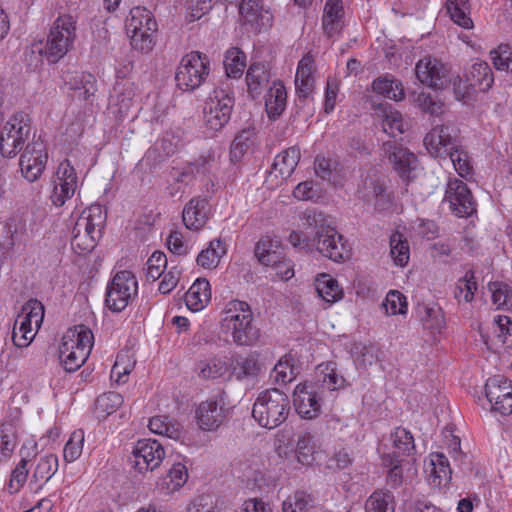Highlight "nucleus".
<instances>
[{
  "instance_id": "obj_1",
  "label": "nucleus",
  "mask_w": 512,
  "mask_h": 512,
  "mask_svg": "<svg viewBox=\"0 0 512 512\" xmlns=\"http://www.w3.org/2000/svg\"><path fill=\"white\" fill-rule=\"evenodd\" d=\"M304 226L314 227L313 246L324 257L341 263L351 256V248L344 237L322 212L306 210L303 214Z\"/></svg>"
},
{
  "instance_id": "obj_2",
  "label": "nucleus",
  "mask_w": 512,
  "mask_h": 512,
  "mask_svg": "<svg viewBox=\"0 0 512 512\" xmlns=\"http://www.w3.org/2000/svg\"><path fill=\"white\" fill-rule=\"evenodd\" d=\"M223 332L231 335L233 342L238 346H252L260 338V330L254 323L251 307L240 300L229 301L221 319Z\"/></svg>"
},
{
  "instance_id": "obj_3",
  "label": "nucleus",
  "mask_w": 512,
  "mask_h": 512,
  "mask_svg": "<svg viewBox=\"0 0 512 512\" xmlns=\"http://www.w3.org/2000/svg\"><path fill=\"white\" fill-rule=\"evenodd\" d=\"M289 411L288 396L273 388L259 394L253 405L252 416L261 427L274 429L287 419Z\"/></svg>"
},
{
  "instance_id": "obj_4",
  "label": "nucleus",
  "mask_w": 512,
  "mask_h": 512,
  "mask_svg": "<svg viewBox=\"0 0 512 512\" xmlns=\"http://www.w3.org/2000/svg\"><path fill=\"white\" fill-rule=\"evenodd\" d=\"M104 221L100 205H92L81 213L72 230L71 246L76 253L85 254L95 248L101 238Z\"/></svg>"
},
{
  "instance_id": "obj_5",
  "label": "nucleus",
  "mask_w": 512,
  "mask_h": 512,
  "mask_svg": "<svg viewBox=\"0 0 512 512\" xmlns=\"http://www.w3.org/2000/svg\"><path fill=\"white\" fill-rule=\"evenodd\" d=\"M126 31L133 49L141 53L153 50L157 23L149 10L139 6L132 8L126 21Z\"/></svg>"
},
{
  "instance_id": "obj_6",
  "label": "nucleus",
  "mask_w": 512,
  "mask_h": 512,
  "mask_svg": "<svg viewBox=\"0 0 512 512\" xmlns=\"http://www.w3.org/2000/svg\"><path fill=\"white\" fill-rule=\"evenodd\" d=\"M76 19L60 15L53 23L47 37L44 54L48 61L57 62L72 48L76 38Z\"/></svg>"
},
{
  "instance_id": "obj_7",
  "label": "nucleus",
  "mask_w": 512,
  "mask_h": 512,
  "mask_svg": "<svg viewBox=\"0 0 512 512\" xmlns=\"http://www.w3.org/2000/svg\"><path fill=\"white\" fill-rule=\"evenodd\" d=\"M210 73V61L206 54L192 51L182 57L175 74L177 87L182 91H194L206 81Z\"/></svg>"
},
{
  "instance_id": "obj_8",
  "label": "nucleus",
  "mask_w": 512,
  "mask_h": 512,
  "mask_svg": "<svg viewBox=\"0 0 512 512\" xmlns=\"http://www.w3.org/2000/svg\"><path fill=\"white\" fill-rule=\"evenodd\" d=\"M138 294L136 276L128 270L117 272L106 289V306L113 312L123 311Z\"/></svg>"
},
{
  "instance_id": "obj_9",
  "label": "nucleus",
  "mask_w": 512,
  "mask_h": 512,
  "mask_svg": "<svg viewBox=\"0 0 512 512\" xmlns=\"http://www.w3.org/2000/svg\"><path fill=\"white\" fill-rule=\"evenodd\" d=\"M234 107V98L223 89H215L205 103L203 121L211 133L222 130L229 122Z\"/></svg>"
},
{
  "instance_id": "obj_10",
  "label": "nucleus",
  "mask_w": 512,
  "mask_h": 512,
  "mask_svg": "<svg viewBox=\"0 0 512 512\" xmlns=\"http://www.w3.org/2000/svg\"><path fill=\"white\" fill-rule=\"evenodd\" d=\"M30 120L27 114H14L4 125L0 134V152L4 157H14L29 139Z\"/></svg>"
},
{
  "instance_id": "obj_11",
  "label": "nucleus",
  "mask_w": 512,
  "mask_h": 512,
  "mask_svg": "<svg viewBox=\"0 0 512 512\" xmlns=\"http://www.w3.org/2000/svg\"><path fill=\"white\" fill-rule=\"evenodd\" d=\"M314 59L311 55H304L298 63L295 75L296 98L295 105L306 115L313 112L315 76Z\"/></svg>"
},
{
  "instance_id": "obj_12",
  "label": "nucleus",
  "mask_w": 512,
  "mask_h": 512,
  "mask_svg": "<svg viewBox=\"0 0 512 512\" xmlns=\"http://www.w3.org/2000/svg\"><path fill=\"white\" fill-rule=\"evenodd\" d=\"M229 408L226 406L225 394L213 395L198 404L195 410L197 426L202 431L218 430L228 419Z\"/></svg>"
},
{
  "instance_id": "obj_13",
  "label": "nucleus",
  "mask_w": 512,
  "mask_h": 512,
  "mask_svg": "<svg viewBox=\"0 0 512 512\" xmlns=\"http://www.w3.org/2000/svg\"><path fill=\"white\" fill-rule=\"evenodd\" d=\"M464 78L465 84H463V81L459 76L453 80L454 92L458 100L464 99L469 95L470 88L486 92L494 83L493 72L489 64L480 60L470 66L466 71Z\"/></svg>"
},
{
  "instance_id": "obj_14",
  "label": "nucleus",
  "mask_w": 512,
  "mask_h": 512,
  "mask_svg": "<svg viewBox=\"0 0 512 512\" xmlns=\"http://www.w3.org/2000/svg\"><path fill=\"white\" fill-rule=\"evenodd\" d=\"M165 458L163 445L155 439H142L135 444L130 462L139 473L152 472Z\"/></svg>"
},
{
  "instance_id": "obj_15",
  "label": "nucleus",
  "mask_w": 512,
  "mask_h": 512,
  "mask_svg": "<svg viewBox=\"0 0 512 512\" xmlns=\"http://www.w3.org/2000/svg\"><path fill=\"white\" fill-rule=\"evenodd\" d=\"M444 201L449 203L451 212L460 218L476 212V203L468 186L457 178L449 179Z\"/></svg>"
},
{
  "instance_id": "obj_16",
  "label": "nucleus",
  "mask_w": 512,
  "mask_h": 512,
  "mask_svg": "<svg viewBox=\"0 0 512 512\" xmlns=\"http://www.w3.org/2000/svg\"><path fill=\"white\" fill-rule=\"evenodd\" d=\"M48 161L46 145L40 139L28 143L20 156L22 175L29 182L36 181L45 170Z\"/></svg>"
},
{
  "instance_id": "obj_17",
  "label": "nucleus",
  "mask_w": 512,
  "mask_h": 512,
  "mask_svg": "<svg viewBox=\"0 0 512 512\" xmlns=\"http://www.w3.org/2000/svg\"><path fill=\"white\" fill-rule=\"evenodd\" d=\"M485 395L491 408L501 415L512 412V384L502 375H496L487 380Z\"/></svg>"
},
{
  "instance_id": "obj_18",
  "label": "nucleus",
  "mask_w": 512,
  "mask_h": 512,
  "mask_svg": "<svg viewBox=\"0 0 512 512\" xmlns=\"http://www.w3.org/2000/svg\"><path fill=\"white\" fill-rule=\"evenodd\" d=\"M77 182L78 178L70 161H62L53 180V190L50 195L52 203L58 207L64 205L74 195Z\"/></svg>"
},
{
  "instance_id": "obj_19",
  "label": "nucleus",
  "mask_w": 512,
  "mask_h": 512,
  "mask_svg": "<svg viewBox=\"0 0 512 512\" xmlns=\"http://www.w3.org/2000/svg\"><path fill=\"white\" fill-rule=\"evenodd\" d=\"M415 73L421 83L435 89H442L451 81L450 70L436 58L426 57L419 60Z\"/></svg>"
},
{
  "instance_id": "obj_20",
  "label": "nucleus",
  "mask_w": 512,
  "mask_h": 512,
  "mask_svg": "<svg viewBox=\"0 0 512 512\" xmlns=\"http://www.w3.org/2000/svg\"><path fill=\"white\" fill-rule=\"evenodd\" d=\"M383 154L393 163L395 170L405 181H410L415 177L417 168V158L402 145L386 141L382 145Z\"/></svg>"
},
{
  "instance_id": "obj_21",
  "label": "nucleus",
  "mask_w": 512,
  "mask_h": 512,
  "mask_svg": "<svg viewBox=\"0 0 512 512\" xmlns=\"http://www.w3.org/2000/svg\"><path fill=\"white\" fill-rule=\"evenodd\" d=\"M423 142L428 152L439 158H447L448 153L458 145L455 131L444 125L432 128Z\"/></svg>"
},
{
  "instance_id": "obj_22",
  "label": "nucleus",
  "mask_w": 512,
  "mask_h": 512,
  "mask_svg": "<svg viewBox=\"0 0 512 512\" xmlns=\"http://www.w3.org/2000/svg\"><path fill=\"white\" fill-rule=\"evenodd\" d=\"M240 22L248 30L259 32L262 27L271 25L272 16L260 0H238Z\"/></svg>"
},
{
  "instance_id": "obj_23",
  "label": "nucleus",
  "mask_w": 512,
  "mask_h": 512,
  "mask_svg": "<svg viewBox=\"0 0 512 512\" xmlns=\"http://www.w3.org/2000/svg\"><path fill=\"white\" fill-rule=\"evenodd\" d=\"M21 411L11 410L0 424V463L11 458L17 446V430L20 426Z\"/></svg>"
},
{
  "instance_id": "obj_24",
  "label": "nucleus",
  "mask_w": 512,
  "mask_h": 512,
  "mask_svg": "<svg viewBox=\"0 0 512 512\" xmlns=\"http://www.w3.org/2000/svg\"><path fill=\"white\" fill-rule=\"evenodd\" d=\"M293 404L300 417L313 419L320 413V403L314 387L306 383L298 384L293 393Z\"/></svg>"
},
{
  "instance_id": "obj_25",
  "label": "nucleus",
  "mask_w": 512,
  "mask_h": 512,
  "mask_svg": "<svg viewBox=\"0 0 512 512\" xmlns=\"http://www.w3.org/2000/svg\"><path fill=\"white\" fill-rule=\"evenodd\" d=\"M209 204L205 197L196 196L189 200L182 212L185 227L192 231L201 230L209 218Z\"/></svg>"
},
{
  "instance_id": "obj_26",
  "label": "nucleus",
  "mask_w": 512,
  "mask_h": 512,
  "mask_svg": "<svg viewBox=\"0 0 512 512\" xmlns=\"http://www.w3.org/2000/svg\"><path fill=\"white\" fill-rule=\"evenodd\" d=\"M344 4L342 0H327L322 15V29L328 38L340 35L344 28Z\"/></svg>"
},
{
  "instance_id": "obj_27",
  "label": "nucleus",
  "mask_w": 512,
  "mask_h": 512,
  "mask_svg": "<svg viewBox=\"0 0 512 512\" xmlns=\"http://www.w3.org/2000/svg\"><path fill=\"white\" fill-rule=\"evenodd\" d=\"M134 96V83L124 80L116 82L110 96L109 109L118 118L126 116L132 107Z\"/></svg>"
},
{
  "instance_id": "obj_28",
  "label": "nucleus",
  "mask_w": 512,
  "mask_h": 512,
  "mask_svg": "<svg viewBox=\"0 0 512 512\" xmlns=\"http://www.w3.org/2000/svg\"><path fill=\"white\" fill-rule=\"evenodd\" d=\"M287 106V91L281 81H274L265 95V110L270 120H277Z\"/></svg>"
},
{
  "instance_id": "obj_29",
  "label": "nucleus",
  "mask_w": 512,
  "mask_h": 512,
  "mask_svg": "<svg viewBox=\"0 0 512 512\" xmlns=\"http://www.w3.org/2000/svg\"><path fill=\"white\" fill-rule=\"evenodd\" d=\"M426 470L429 474V483L435 487L446 486L451 480L452 470L443 453H432Z\"/></svg>"
},
{
  "instance_id": "obj_30",
  "label": "nucleus",
  "mask_w": 512,
  "mask_h": 512,
  "mask_svg": "<svg viewBox=\"0 0 512 512\" xmlns=\"http://www.w3.org/2000/svg\"><path fill=\"white\" fill-rule=\"evenodd\" d=\"M57 470L58 457L55 454L40 457L29 482L30 488L38 492Z\"/></svg>"
},
{
  "instance_id": "obj_31",
  "label": "nucleus",
  "mask_w": 512,
  "mask_h": 512,
  "mask_svg": "<svg viewBox=\"0 0 512 512\" xmlns=\"http://www.w3.org/2000/svg\"><path fill=\"white\" fill-rule=\"evenodd\" d=\"M210 299V283L205 278H198L185 294L186 306L193 312L202 310Z\"/></svg>"
},
{
  "instance_id": "obj_32",
  "label": "nucleus",
  "mask_w": 512,
  "mask_h": 512,
  "mask_svg": "<svg viewBox=\"0 0 512 512\" xmlns=\"http://www.w3.org/2000/svg\"><path fill=\"white\" fill-rule=\"evenodd\" d=\"M375 113L378 117L382 118V127L386 134L396 137L404 132L402 115L391 104H379Z\"/></svg>"
},
{
  "instance_id": "obj_33",
  "label": "nucleus",
  "mask_w": 512,
  "mask_h": 512,
  "mask_svg": "<svg viewBox=\"0 0 512 512\" xmlns=\"http://www.w3.org/2000/svg\"><path fill=\"white\" fill-rule=\"evenodd\" d=\"M445 6L454 24L466 30L474 28L469 0H446Z\"/></svg>"
},
{
  "instance_id": "obj_34",
  "label": "nucleus",
  "mask_w": 512,
  "mask_h": 512,
  "mask_svg": "<svg viewBox=\"0 0 512 512\" xmlns=\"http://www.w3.org/2000/svg\"><path fill=\"white\" fill-rule=\"evenodd\" d=\"M270 79V73L267 67L262 63L251 64L246 73V83L248 93L257 98Z\"/></svg>"
},
{
  "instance_id": "obj_35",
  "label": "nucleus",
  "mask_w": 512,
  "mask_h": 512,
  "mask_svg": "<svg viewBox=\"0 0 512 512\" xmlns=\"http://www.w3.org/2000/svg\"><path fill=\"white\" fill-rule=\"evenodd\" d=\"M93 333L84 325H77L69 329L63 336L62 342L69 344L71 348L81 349L90 354L93 346Z\"/></svg>"
},
{
  "instance_id": "obj_36",
  "label": "nucleus",
  "mask_w": 512,
  "mask_h": 512,
  "mask_svg": "<svg viewBox=\"0 0 512 512\" xmlns=\"http://www.w3.org/2000/svg\"><path fill=\"white\" fill-rule=\"evenodd\" d=\"M315 289L319 297L330 304L339 301L343 297V291L339 286L338 281L326 273H322L317 276L315 280Z\"/></svg>"
},
{
  "instance_id": "obj_37",
  "label": "nucleus",
  "mask_w": 512,
  "mask_h": 512,
  "mask_svg": "<svg viewBox=\"0 0 512 512\" xmlns=\"http://www.w3.org/2000/svg\"><path fill=\"white\" fill-rule=\"evenodd\" d=\"M226 244L221 239H214L210 241L209 246L203 249L197 256L196 262L199 266L212 269L216 268L220 259L226 254Z\"/></svg>"
},
{
  "instance_id": "obj_38",
  "label": "nucleus",
  "mask_w": 512,
  "mask_h": 512,
  "mask_svg": "<svg viewBox=\"0 0 512 512\" xmlns=\"http://www.w3.org/2000/svg\"><path fill=\"white\" fill-rule=\"evenodd\" d=\"M300 157L301 153L298 147H289L275 157L273 169L278 171L283 179L289 178L296 169Z\"/></svg>"
},
{
  "instance_id": "obj_39",
  "label": "nucleus",
  "mask_w": 512,
  "mask_h": 512,
  "mask_svg": "<svg viewBox=\"0 0 512 512\" xmlns=\"http://www.w3.org/2000/svg\"><path fill=\"white\" fill-rule=\"evenodd\" d=\"M261 372V364L259 361V354L257 352H250L244 358L237 360L234 376L240 381L254 380Z\"/></svg>"
},
{
  "instance_id": "obj_40",
  "label": "nucleus",
  "mask_w": 512,
  "mask_h": 512,
  "mask_svg": "<svg viewBox=\"0 0 512 512\" xmlns=\"http://www.w3.org/2000/svg\"><path fill=\"white\" fill-rule=\"evenodd\" d=\"M316 451L315 438L310 432H301L297 434L296 446L294 449L297 461L304 465L310 466L315 460Z\"/></svg>"
},
{
  "instance_id": "obj_41",
  "label": "nucleus",
  "mask_w": 512,
  "mask_h": 512,
  "mask_svg": "<svg viewBox=\"0 0 512 512\" xmlns=\"http://www.w3.org/2000/svg\"><path fill=\"white\" fill-rule=\"evenodd\" d=\"M372 88L377 94L394 101L403 100L405 97L402 83L388 76L375 79L372 83Z\"/></svg>"
},
{
  "instance_id": "obj_42",
  "label": "nucleus",
  "mask_w": 512,
  "mask_h": 512,
  "mask_svg": "<svg viewBox=\"0 0 512 512\" xmlns=\"http://www.w3.org/2000/svg\"><path fill=\"white\" fill-rule=\"evenodd\" d=\"M227 369V364L224 360L218 357H212L198 361L195 371L201 379L214 380L224 376Z\"/></svg>"
},
{
  "instance_id": "obj_43",
  "label": "nucleus",
  "mask_w": 512,
  "mask_h": 512,
  "mask_svg": "<svg viewBox=\"0 0 512 512\" xmlns=\"http://www.w3.org/2000/svg\"><path fill=\"white\" fill-rule=\"evenodd\" d=\"M255 130L246 128L238 132L230 146V158L233 162H238L254 145Z\"/></svg>"
},
{
  "instance_id": "obj_44",
  "label": "nucleus",
  "mask_w": 512,
  "mask_h": 512,
  "mask_svg": "<svg viewBox=\"0 0 512 512\" xmlns=\"http://www.w3.org/2000/svg\"><path fill=\"white\" fill-rule=\"evenodd\" d=\"M478 289L475 273L468 270L465 275L458 279L454 288V298L458 303H470L474 299Z\"/></svg>"
},
{
  "instance_id": "obj_45",
  "label": "nucleus",
  "mask_w": 512,
  "mask_h": 512,
  "mask_svg": "<svg viewBox=\"0 0 512 512\" xmlns=\"http://www.w3.org/2000/svg\"><path fill=\"white\" fill-rule=\"evenodd\" d=\"M89 355L81 349L71 348L69 344L61 343L59 348V358L64 369L68 372H74L79 369L87 360Z\"/></svg>"
},
{
  "instance_id": "obj_46",
  "label": "nucleus",
  "mask_w": 512,
  "mask_h": 512,
  "mask_svg": "<svg viewBox=\"0 0 512 512\" xmlns=\"http://www.w3.org/2000/svg\"><path fill=\"white\" fill-rule=\"evenodd\" d=\"M390 255L396 266L404 267L410 259V247L407 239L398 231L390 236Z\"/></svg>"
},
{
  "instance_id": "obj_47",
  "label": "nucleus",
  "mask_w": 512,
  "mask_h": 512,
  "mask_svg": "<svg viewBox=\"0 0 512 512\" xmlns=\"http://www.w3.org/2000/svg\"><path fill=\"white\" fill-rule=\"evenodd\" d=\"M188 473L185 465L175 463L170 468L167 476L160 483L161 489L166 494H172L179 490L187 481Z\"/></svg>"
},
{
  "instance_id": "obj_48",
  "label": "nucleus",
  "mask_w": 512,
  "mask_h": 512,
  "mask_svg": "<svg viewBox=\"0 0 512 512\" xmlns=\"http://www.w3.org/2000/svg\"><path fill=\"white\" fill-rule=\"evenodd\" d=\"M366 512H395L394 496L389 491H374L365 503Z\"/></svg>"
},
{
  "instance_id": "obj_49",
  "label": "nucleus",
  "mask_w": 512,
  "mask_h": 512,
  "mask_svg": "<svg viewBox=\"0 0 512 512\" xmlns=\"http://www.w3.org/2000/svg\"><path fill=\"white\" fill-rule=\"evenodd\" d=\"M315 506V498L305 492L296 491L282 503V512H307Z\"/></svg>"
},
{
  "instance_id": "obj_50",
  "label": "nucleus",
  "mask_w": 512,
  "mask_h": 512,
  "mask_svg": "<svg viewBox=\"0 0 512 512\" xmlns=\"http://www.w3.org/2000/svg\"><path fill=\"white\" fill-rule=\"evenodd\" d=\"M491 292L493 305L497 309L512 311V287L504 282H490L488 284Z\"/></svg>"
},
{
  "instance_id": "obj_51",
  "label": "nucleus",
  "mask_w": 512,
  "mask_h": 512,
  "mask_svg": "<svg viewBox=\"0 0 512 512\" xmlns=\"http://www.w3.org/2000/svg\"><path fill=\"white\" fill-rule=\"evenodd\" d=\"M123 404V397L117 392L100 395L95 402V413L98 419H105Z\"/></svg>"
},
{
  "instance_id": "obj_52",
  "label": "nucleus",
  "mask_w": 512,
  "mask_h": 512,
  "mask_svg": "<svg viewBox=\"0 0 512 512\" xmlns=\"http://www.w3.org/2000/svg\"><path fill=\"white\" fill-rule=\"evenodd\" d=\"M318 373L322 375V387L329 391H335L345 386L346 380L337 372L335 362H327L319 365Z\"/></svg>"
},
{
  "instance_id": "obj_53",
  "label": "nucleus",
  "mask_w": 512,
  "mask_h": 512,
  "mask_svg": "<svg viewBox=\"0 0 512 512\" xmlns=\"http://www.w3.org/2000/svg\"><path fill=\"white\" fill-rule=\"evenodd\" d=\"M246 56L238 48L229 49L224 58L226 75L229 78H238L242 75L246 66Z\"/></svg>"
},
{
  "instance_id": "obj_54",
  "label": "nucleus",
  "mask_w": 512,
  "mask_h": 512,
  "mask_svg": "<svg viewBox=\"0 0 512 512\" xmlns=\"http://www.w3.org/2000/svg\"><path fill=\"white\" fill-rule=\"evenodd\" d=\"M135 366V360L128 352H121L117 355L116 361L111 369V379L118 384H124L128 380V375Z\"/></svg>"
},
{
  "instance_id": "obj_55",
  "label": "nucleus",
  "mask_w": 512,
  "mask_h": 512,
  "mask_svg": "<svg viewBox=\"0 0 512 512\" xmlns=\"http://www.w3.org/2000/svg\"><path fill=\"white\" fill-rule=\"evenodd\" d=\"M393 447L396 450L393 455H410L415 450L414 438L410 431L397 427L391 434Z\"/></svg>"
},
{
  "instance_id": "obj_56",
  "label": "nucleus",
  "mask_w": 512,
  "mask_h": 512,
  "mask_svg": "<svg viewBox=\"0 0 512 512\" xmlns=\"http://www.w3.org/2000/svg\"><path fill=\"white\" fill-rule=\"evenodd\" d=\"M44 318V306L37 299H30L22 308V313L19 319L27 322V325H32L38 329Z\"/></svg>"
},
{
  "instance_id": "obj_57",
  "label": "nucleus",
  "mask_w": 512,
  "mask_h": 512,
  "mask_svg": "<svg viewBox=\"0 0 512 512\" xmlns=\"http://www.w3.org/2000/svg\"><path fill=\"white\" fill-rule=\"evenodd\" d=\"M419 313L421 314V320L428 328L436 331H441L444 328V312L438 305L422 306Z\"/></svg>"
},
{
  "instance_id": "obj_58",
  "label": "nucleus",
  "mask_w": 512,
  "mask_h": 512,
  "mask_svg": "<svg viewBox=\"0 0 512 512\" xmlns=\"http://www.w3.org/2000/svg\"><path fill=\"white\" fill-rule=\"evenodd\" d=\"M447 158L452 162L454 169L462 178L472 176L473 167L470 163V158L463 149L457 145L451 152L448 153Z\"/></svg>"
},
{
  "instance_id": "obj_59",
  "label": "nucleus",
  "mask_w": 512,
  "mask_h": 512,
  "mask_svg": "<svg viewBox=\"0 0 512 512\" xmlns=\"http://www.w3.org/2000/svg\"><path fill=\"white\" fill-rule=\"evenodd\" d=\"M382 464L385 468H388L387 473V484L391 488H397L402 484V468L401 460L390 453L382 456Z\"/></svg>"
},
{
  "instance_id": "obj_60",
  "label": "nucleus",
  "mask_w": 512,
  "mask_h": 512,
  "mask_svg": "<svg viewBox=\"0 0 512 512\" xmlns=\"http://www.w3.org/2000/svg\"><path fill=\"white\" fill-rule=\"evenodd\" d=\"M36 330L34 326H28L25 320L18 317L12 333L13 343L19 348L29 346L35 337Z\"/></svg>"
},
{
  "instance_id": "obj_61",
  "label": "nucleus",
  "mask_w": 512,
  "mask_h": 512,
  "mask_svg": "<svg viewBox=\"0 0 512 512\" xmlns=\"http://www.w3.org/2000/svg\"><path fill=\"white\" fill-rule=\"evenodd\" d=\"M315 172L321 179L336 183L338 179V162L324 156H317L314 162Z\"/></svg>"
},
{
  "instance_id": "obj_62",
  "label": "nucleus",
  "mask_w": 512,
  "mask_h": 512,
  "mask_svg": "<svg viewBox=\"0 0 512 512\" xmlns=\"http://www.w3.org/2000/svg\"><path fill=\"white\" fill-rule=\"evenodd\" d=\"M382 307L387 315H404L407 313L408 304L402 293L392 290L386 295Z\"/></svg>"
},
{
  "instance_id": "obj_63",
  "label": "nucleus",
  "mask_w": 512,
  "mask_h": 512,
  "mask_svg": "<svg viewBox=\"0 0 512 512\" xmlns=\"http://www.w3.org/2000/svg\"><path fill=\"white\" fill-rule=\"evenodd\" d=\"M490 55L497 70L512 72V47L509 44H500Z\"/></svg>"
},
{
  "instance_id": "obj_64",
  "label": "nucleus",
  "mask_w": 512,
  "mask_h": 512,
  "mask_svg": "<svg viewBox=\"0 0 512 512\" xmlns=\"http://www.w3.org/2000/svg\"><path fill=\"white\" fill-rule=\"evenodd\" d=\"M271 378L280 385L290 383L295 378L291 358L288 356L282 357L274 366L271 372Z\"/></svg>"
}]
</instances>
